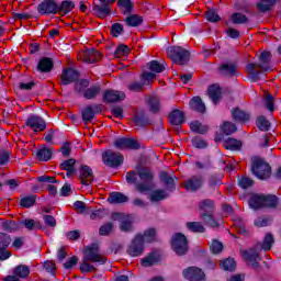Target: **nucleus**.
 Wrapping results in <instances>:
<instances>
[{"label":"nucleus","mask_w":281,"mask_h":281,"mask_svg":"<svg viewBox=\"0 0 281 281\" xmlns=\"http://www.w3.org/2000/svg\"><path fill=\"white\" fill-rule=\"evenodd\" d=\"M125 179L130 184L136 183V190L140 194L155 190V172L148 167H143L137 171H128Z\"/></svg>","instance_id":"nucleus-1"},{"label":"nucleus","mask_w":281,"mask_h":281,"mask_svg":"<svg viewBox=\"0 0 281 281\" xmlns=\"http://www.w3.org/2000/svg\"><path fill=\"white\" fill-rule=\"evenodd\" d=\"M271 52H262L259 55V63H251L246 66V71L251 82H258L262 74L273 71V67L271 66Z\"/></svg>","instance_id":"nucleus-2"},{"label":"nucleus","mask_w":281,"mask_h":281,"mask_svg":"<svg viewBox=\"0 0 281 281\" xmlns=\"http://www.w3.org/2000/svg\"><path fill=\"white\" fill-rule=\"evenodd\" d=\"M251 172L261 181H267L271 178V166L260 157L251 158Z\"/></svg>","instance_id":"nucleus-3"},{"label":"nucleus","mask_w":281,"mask_h":281,"mask_svg":"<svg viewBox=\"0 0 281 281\" xmlns=\"http://www.w3.org/2000/svg\"><path fill=\"white\" fill-rule=\"evenodd\" d=\"M167 56L173 60L176 65H186L190 60V52L181 46L168 48Z\"/></svg>","instance_id":"nucleus-4"},{"label":"nucleus","mask_w":281,"mask_h":281,"mask_svg":"<svg viewBox=\"0 0 281 281\" xmlns=\"http://www.w3.org/2000/svg\"><path fill=\"white\" fill-rule=\"evenodd\" d=\"M83 260H86V262H98L99 265L106 263V257L100 254V245L98 244H91L85 248Z\"/></svg>","instance_id":"nucleus-5"},{"label":"nucleus","mask_w":281,"mask_h":281,"mask_svg":"<svg viewBox=\"0 0 281 281\" xmlns=\"http://www.w3.org/2000/svg\"><path fill=\"white\" fill-rule=\"evenodd\" d=\"M171 247L177 256H186L188 254V238L181 233L173 235Z\"/></svg>","instance_id":"nucleus-6"},{"label":"nucleus","mask_w":281,"mask_h":281,"mask_svg":"<svg viewBox=\"0 0 281 281\" xmlns=\"http://www.w3.org/2000/svg\"><path fill=\"white\" fill-rule=\"evenodd\" d=\"M102 159L104 166H109V168H117L124 164V156L120 153H115L113 150H106L102 154Z\"/></svg>","instance_id":"nucleus-7"},{"label":"nucleus","mask_w":281,"mask_h":281,"mask_svg":"<svg viewBox=\"0 0 281 281\" xmlns=\"http://www.w3.org/2000/svg\"><path fill=\"white\" fill-rule=\"evenodd\" d=\"M241 256L246 262H248V267H251V269H255V271H260V260L262 258L260 257V252L254 248L249 250L241 251Z\"/></svg>","instance_id":"nucleus-8"},{"label":"nucleus","mask_w":281,"mask_h":281,"mask_svg":"<svg viewBox=\"0 0 281 281\" xmlns=\"http://www.w3.org/2000/svg\"><path fill=\"white\" fill-rule=\"evenodd\" d=\"M126 251L132 258L142 256V254H144V236L142 234L136 235L127 246Z\"/></svg>","instance_id":"nucleus-9"},{"label":"nucleus","mask_w":281,"mask_h":281,"mask_svg":"<svg viewBox=\"0 0 281 281\" xmlns=\"http://www.w3.org/2000/svg\"><path fill=\"white\" fill-rule=\"evenodd\" d=\"M203 183H205V178L202 175H195L186 179L182 187L187 192H199L203 188Z\"/></svg>","instance_id":"nucleus-10"},{"label":"nucleus","mask_w":281,"mask_h":281,"mask_svg":"<svg viewBox=\"0 0 281 281\" xmlns=\"http://www.w3.org/2000/svg\"><path fill=\"white\" fill-rule=\"evenodd\" d=\"M78 59L81 60V63L93 65L94 63H99V60H102V54H100V52L93 48H90V49L81 50L78 54Z\"/></svg>","instance_id":"nucleus-11"},{"label":"nucleus","mask_w":281,"mask_h":281,"mask_svg":"<svg viewBox=\"0 0 281 281\" xmlns=\"http://www.w3.org/2000/svg\"><path fill=\"white\" fill-rule=\"evenodd\" d=\"M182 274L189 281H205V272L198 267H189L182 271Z\"/></svg>","instance_id":"nucleus-12"},{"label":"nucleus","mask_w":281,"mask_h":281,"mask_svg":"<svg viewBox=\"0 0 281 281\" xmlns=\"http://www.w3.org/2000/svg\"><path fill=\"white\" fill-rule=\"evenodd\" d=\"M25 124L26 126H29V128H32L34 133L43 132L45 131V128H47V123L44 121L43 117L38 115L29 116Z\"/></svg>","instance_id":"nucleus-13"},{"label":"nucleus","mask_w":281,"mask_h":281,"mask_svg":"<svg viewBox=\"0 0 281 281\" xmlns=\"http://www.w3.org/2000/svg\"><path fill=\"white\" fill-rule=\"evenodd\" d=\"M114 146L119 150H139V142L135 138H117L114 142Z\"/></svg>","instance_id":"nucleus-14"},{"label":"nucleus","mask_w":281,"mask_h":281,"mask_svg":"<svg viewBox=\"0 0 281 281\" xmlns=\"http://www.w3.org/2000/svg\"><path fill=\"white\" fill-rule=\"evenodd\" d=\"M102 113V106L100 104L88 105L81 111L82 120L86 124L93 122L95 115Z\"/></svg>","instance_id":"nucleus-15"},{"label":"nucleus","mask_w":281,"mask_h":281,"mask_svg":"<svg viewBox=\"0 0 281 281\" xmlns=\"http://www.w3.org/2000/svg\"><path fill=\"white\" fill-rule=\"evenodd\" d=\"M126 99V94L122 91L108 89L103 92V102L111 104L113 102H122Z\"/></svg>","instance_id":"nucleus-16"},{"label":"nucleus","mask_w":281,"mask_h":281,"mask_svg":"<svg viewBox=\"0 0 281 281\" xmlns=\"http://www.w3.org/2000/svg\"><path fill=\"white\" fill-rule=\"evenodd\" d=\"M40 14H58V3L56 0H44L37 5Z\"/></svg>","instance_id":"nucleus-17"},{"label":"nucleus","mask_w":281,"mask_h":281,"mask_svg":"<svg viewBox=\"0 0 281 281\" xmlns=\"http://www.w3.org/2000/svg\"><path fill=\"white\" fill-rule=\"evenodd\" d=\"M79 179L82 186H91L95 176L93 175V169L87 165H81L79 168Z\"/></svg>","instance_id":"nucleus-18"},{"label":"nucleus","mask_w":281,"mask_h":281,"mask_svg":"<svg viewBox=\"0 0 281 281\" xmlns=\"http://www.w3.org/2000/svg\"><path fill=\"white\" fill-rule=\"evenodd\" d=\"M80 78V75L74 68H67L61 72V85L67 86L71 82H76Z\"/></svg>","instance_id":"nucleus-19"},{"label":"nucleus","mask_w":281,"mask_h":281,"mask_svg":"<svg viewBox=\"0 0 281 281\" xmlns=\"http://www.w3.org/2000/svg\"><path fill=\"white\" fill-rule=\"evenodd\" d=\"M218 71L226 78H232L238 74V67L234 63H225L218 67Z\"/></svg>","instance_id":"nucleus-20"},{"label":"nucleus","mask_w":281,"mask_h":281,"mask_svg":"<svg viewBox=\"0 0 281 281\" xmlns=\"http://www.w3.org/2000/svg\"><path fill=\"white\" fill-rule=\"evenodd\" d=\"M209 98L212 100L213 104H218L221 98H223V89L218 83H214L207 89Z\"/></svg>","instance_id":"nucleus-21"},{"label":"nucleus","mask_w":281,"mask_h":281,"mask_svg":"<svg viewBox=\"0 0 281 281\" xmlns=\"http://www.w3.org/2000/svg\"><path fill=\"white\" fill-rule=\"evenodd\" d=\"M249 207L252 210H262L265 207V194L255 193L250 196L248 201Z\"/></svg>","instance_id":"nucleus-22"},{"label":"nucleus","mask_w":281,"mask_h":281,"mask_svg":"<svg viewBox=\"0 0 281 281\" xmlns=\"http://www.w3.org/2000/svg\"><path fill=\"white\" fill-rule=\"evenodd\" d=\"M100 93H102V86L93 85L83 91L82 98L86 100H95Z\"/></svg>","instance_id":"nucleus-23"},{"label":"nucleus","mask_w":281,"mask_h":281,"mask_svg":"<svg viewBox=\"0 0 281 281\" xmlns=\"http://www.w3.org/2000/svg\"><path fill=\"white\" fill-rule=\"evenodd\" d=\"M54 69V60L49 57H43L37 64V71L42 74H49Z\"/></svg>","instance_id":"nucleus-24"},{"label":"nucleus","mask_w":281,"mask_h":281,"mask_svg":"<svg viewBox=\"0 0 281 281\" xmlns=\"http://www.w3.org/2000/svg\"><path fill=\"white\" fill-rule=\"evenodd\" d=\"M169 122L173 126H181V124L186 122V114H183V112H181L180 110H173L169 114Z\"/></svg>","instance_id":"nucleus-25"},{"label":"nucleus","mask_w":281,"mask_h":281,"mask_svg":"<svg viewBox=\"0 0 281 281\" xmlns=\"http://www.w3.org/2000/svg\"><path fill=\"white\" fill-rule=\"evenodd\" d=\"M93 12L99 19H106L111 15V7L108 4H97L93 7Z\"/></svg>","instance_id":"nucleus-26"},{"label":"nucleus","mask_w":281,"mask_h":281,"mask_svg":"<svg viewBox=\"0 0 281 281\" xmlns=\"http://www.w3.org/2000/svg\"><path fill=\"white\" fill-rule=\"evenodd\" d=\"M76 159L70 158L68 160H65L64 162H61L59 165V168H61V170H66V175L67 177H74V175H76Z\"/></svg>","instance_id":"nucleus-27"},{"label":"nucleus","mask_w":281,"mask_h":281,"mask_svg":"<svg viewBox=\"0 0 281 281\" xmlns=\"http://www.w3.org/2000/svg\"><path fill=\"white\" fill-rule=\"evenodd\" d=\"M223 146L226 150H240V148H243V142L228 137L226 140H224Z\"/></svg>","instance_id":"nucleus-28"},{"label":"nucleus","mask_w":281,"mask_h":281,"mask_svg":"<svg viewBox=\"0 0 281 281\" xmlns=\"http://www.w3.org/2000/svg\"><path fill=\"white\" fill-rule=\"evenodd\" d=\"M199 207L202 210V212H204V214H214V210H216L214 200L210 199L202 200L199 204Z\"/></svg>","instance_id":"nucleus-29"},{"label":"nucleus","mask_w":281,"mask_h":281,"mask_svg":"<svg viewBox=\"0 0 281 281\" xmlns=\"http://www.w3.org/2000/svg\"><path fill=\"white\" fill-rule=\"evenodd\" d=\"M117 5L122 12V14H132L135 4L131 0H119Z\"/></svg>","instance_id":"nucleus-30"},{"label":"nucleus","mask_w":281,"mask_h":281,"mask_svg":"<svg viewBox=\"0 0 281 281\" xmlns=\"http://www.w3.org/2000/svg\"><path fill=\"white\" fill-rule=\"evenodd\" d=\"M109 203L120 204V203H128V196H126L122 192H112L108 199Z\"/></svg>","instance_id":"nucleus-31"},{"label":"nucleus","mask_w":281,"mask_h":281,"mask_svg":"<svg viewBox=\"0 0 281 281\" xmlns=\"http://www.w3.org/2000/svg\"><path fill=\"white\" fill-rule=\"evenodd\" d=\"M190 106L192 111H196L198 113H205V103L200 97H194L190 100Z\"/></svg>","instance_id":"nucleus-32"},{"label":"nucleus","mask_w":281,"mask_h":281,"mask_svg":"<svg viewBox=\"0 0 281 281\" xmlns=\"http://www.w3.org/2000/svg\"><path fill=\"white\" fill-rule=\"evenodd\" d=\"M13 276L15 278H21L22 280H25L30 276V267L25 265H19L13 269Z\"/></svg>","instance_id":"nucleus-33"},{"label":"nucleus","mask_w":281,"mask_h":281,"mask_svg":"<svg viewBox=\"0 0 281 281\" xmlns=\"http://www.w3.org/2000/svg\"><path fill=\"white\" fill-rule=\"evenodd\" d=\"M277 0H260L256 5L257 10L259 12L266 13V12H271L273 5H276Z\"/></svg>","instance_id":"nucleus-34"},{"label":"nucleus","mask_w":281,"mask_h":281,"mask_svg":"<svg viewBox=\"0 0 281 281\" xmlns=\"http://www.w3.org/2000/svg\"><path fill=\"white\" fill-rule=\"evenodd\" d=\"M124 22L128 27H138L142 23H144V18L138 14H131L125 18Z\"/></svg>","instance_id":"nucleus-35"},{"label":"nucleus","mask_w":281,"mask_h":281,"mask_svg":"<svg viewBox=\"0 0 281 281\" xmlns=\"http://www.w3.org/2000/svg\"><path fill=\"white\" fill-rule=\"evenodd\" d=\"M232 117L235 120V122H249V113L240 110V109H235L232 110Z\"/></svg>","instance_id":"nucleus-36"},{"label":"nucleus","mask_w":281,"mask_h":281,"mask_svg":"<svg viewBox=\"0 0 281 281\" xmlns=\"http://www.w3.org/2000/svg\"><path fill=\"white\" fill-rule=\"evenodd\" d=\"M164 199H168V193L164 190H154L149 193V201H151V203H159V201H164Z\"/></svg>","instance_id":"nucleus-37"},{"label":"nucleus","mask_w":281,"mask_h":281,"mask_svg":"<svg viewBox=\"0 0 281 281\" xmlns=\"http://www.w3.org/2000/svg\"><path fill=\"white\" fill-rule=\"evenodd\" d=\"M280 204V201L278 200V196L276 195H271L265 194V200H263V207H270L272 210H276V207H278V205Z\"/></svg>","instance_id":"nucleus-38"},{"label":"nucleus","mask_w":281,"mask_h":281,"mask_svg":"<svg viewBox=\"0 0 281 281\" xmlns=\"http://www.w3.org/2000/svg\"><path fill=\"white\" fill-rule=\"evenodd\" d=\"M187 228L193 234H205V226L201 222H188Z\"/></svg>","instance_id":"nucleus-39"},{"label":"nucleus","mask_w":281,"mask_h":281,"mask_svg":"<svg viewBox=\"0 0 281 281\" xmlns=\"http://www.w3.org/2000/svg\"><path fill=\"white\" fill-rule=\"evenodd\" d=\"M160 181L166 184L167 190H175V178L170 173L162 171L160 173Z\"/></svg>","instance_id":"nucleus-40"},{"label":"nucleus","mask_w":281,"mask_h":281,"mask_svg":"<svg viewBox=\"0 0 281 281\" xmlns=\"http://www.w3.org/2000/svg\"><path fill=\"white\" fill-rule=\"evenodd\" d=\"M52 155H53L52 149H49L47 147H43L37 150L36 158L40 161H49V159H52Z\"/></svg>","instance_id":"nucleus-41"},{"label":"nucleus","mask_w":281,"mask_h":281,"mask_svg":"<svg viewBox=\"0 0 281 281\" xmlns=\"http://www.w3.org/2000/svg\"><path fill=\"white\" fill-rule=\"evenodd\" d=\"M22 225L25 227V229H29V232H33V229H43V224L34 220H24Z\"/></svg>","instance_id":"nucleus-42"},{"label":"nucleus","mask_w":281,"mask_h":281,"mask_svg":"<svg viewBox=\"0 0 281 281\" xmlns=\"http://www.w3.org/2000/svg\"><path fill=\"white\" fill-rule=\"evenodd\" d=\"M76 8V3L71 0H64L60 5H58V12H63L64 14H69L71 10Z\"/></svg>","instance_id":"nucleus-43"},{"label":"nucleus","mask_w":281,"mask_h":281,"mask_svg":"<svg viewBox=\"0 0 281 281\" xmlns=\"http://www.w3.org/2000/svg\"><path fill=\"white\" fill-rule=\"evenodd\" d=\"M231 20L235 25H243L245 23H249V19L247 18V15L238 12L233 13L231 15Z\"/></svg>","instance_id":"nucleus-44"},{"label":"nucleus","mask_w":281,"mask_h":281,"mask_svg":"<svg viewBox=\"0 0 281 281\" xmlns=\"http://www.w3.org/2000/svg\"><path fill=\"white\" fill-rule=\"evenodd\" d=\"M200 218H202L204 225H209V227H218V223L214 220V215H212V213H202Z\"/></svg>","instance_id":"nucleus-45"},{"label":"nucleus","mask_w":281,"mask_h":281,"mask_svg":"<svg viewBox=\"0 0 281 281\" xmlns=\"http://www.w3.org/2000/svg\"><path fill=\"white\" fill-rule=\"evenodd\" d=\"M113 227H115V224L113 222L104 223L99 228V236H111L113 233Z\"/></svg>","instance_id":"nucleus-46"},{"label":"nucleus","mask_w":281,"mask_h":281,"mask_svg":"<svg viewBox=\"0 0 281 281\" xmlns=\"http://www.w3.org/2000/svg\"><path fill=\"white\" fill-rule=\"evenodd\" d=\"M147 104H148L149 111H151V113H159V109H161L159 98L150 97L147 101Z\"/></svg>","instance_id":"nucleus-47"},{"label":"nucleus","mask_w":281,"mask_h":281,"mask_svg":"<svg viewBox=\"0 0 281 281\" xmlns=\"http://www.w3.org/2000/svg\"><path fill=\"white\" fill-rule=\"evenodd\" d=\"M221 269H224V271H236V261L234 258H227L223 261H221Z\"/></svg>","instance_id":"nucleus-48"},{"label":"nucleus","mask_w":281,"mask_h":281,"mask_svg":"<svg viewBox=\"0 0 281 281\" xmlns=\"http://www.w3.org/2000/svg\"><path fill=\"white\" fill-rule=\"evenodd\" d=\"M190 128L193 133H199L200 135H204L207 133V126L201 124L199 121H194L190 124Z\"/></svg>","instance_id":"nucleus-49"},{"label":"nucleus","mask_w":281,"mask_h":281,"mask_svg":"<svg viewBox=\"0 0 281 281\" xmlns=\"http://www.w3.org/2000/svg\"><path fill=\"white\" fill-rule=\"evenodd\" d=\"M274 243L276 240L273 239V235H271V233H268L265 236L263 243L261 245V249H263V251H271V247H273Z\"/></svg>","instance_id":"nucleus-50"},{"label":"nucleus","mask_w":281,"mask_h":281,"mask_svg":"<svg viewBox=\"0 0 281 281\" xmlns=\"http://www.w3.org/2000/svg\"><path fill=\"white\" fill-rule=\"evenodd\" d=\"M87 88H89V80L87 79H80L75 83V91L77 93H81V95L85 94V91H87Z\"/></svg>","instance_id":"nucleus-51"},{"label":"nucleus","mask_w":281,"mask_h":281,"mask_svg":"<svg viewBox=\"0 0 281 281\" xmlns=\"http://www.w3.org/2000/svg\"><path fill=\"white\" fill-rule=\"evenodd\" d=\"M148 65H149L150 71H154V74H161L166 71V65L157 60H151Z\"/></svg>","instance_id":"nucleus-52"},{"label":"nucleus","mask_w":281,"mask_h":281,"mask_svg":"<svg viewBox=\"0 0 281 281\" xmlns=\"http://www.w3.org/2000/svg\"><path fill=\"white\" fill-rule=\"evenodd\" d=\"M121 232H133V218L124 217L120 224Z\"/></svg>","instance_id":"nucleus-53"},{"label":"nucleus","mask_w":281,"mask_h":281,"mask_svg":"<svg viewBox=\"0 0 281 281\" xmlns=\"http://www.w3.org/2000/svg\"><path fill=\"white\" fill-rule=\"evenodd\" d=\"M237 130L236 124L232 122H224V124L221 126V131L224 133V135H232V133H236Z\"/></svg>","instance_id":"nucleus-54"},{"label":"nucleus","mask_w":281,"mask_h":281,"mask_svg":"<svg viewBox=\"0 0 281 281\" xmlns=\"http://www.w3.org/2000/svg\"><path fill=\"white\" fill-rule=\"evenodd\" d=\"M36 203V195L24 196L20 200L21 207H32Z\"/></svg>","instance_id":"nucleus-55"},{"label":"nucleus","mask_w":281,"mask_h":281,"mask_svg":"<svg viewBox=\"0 0 281 281\" xmlns=\"http://www.w3.org/2000/svg\"><path fill=\"white\" fill-rule=\"evenodd\" d=\"M263 102H265L266 109H268V111H270L271 113H273L276 111L273 95H271L270 93H266L265 98H263Z\"/></svg>","instance_id":"nucleus-56"},{"label":"nucleus","mask_w":281,"mask_h":281,"mask_svg":"<svg viewBox=\"0 0 281 281\" xmlns=\"http://www.w3.org/2000/svg\"><path fill=\"white\" fill-rule=\"evenodd\" d=\"M257 126L259 131H269L271 127V122H269V120H267L265 116H259L257 119Z\"/></svg>","instance_id":"nucleus-57"},{"label":"nucleus","mask_w":281,"mask_h":281,"mask_svg":"<svg viewBox=\"0 0 281 281\" xmlns=\"http://www.w3.org/2000/svg\"><path fill=\"white\" fill-rule=\"evenodd\" d=\"M238 186L239 188H243V190H247V188H251V186H254V179L243 176L238 179Z\"/></svg>","instance_id":"nucleus-58"},{"label":"nucleus","mask_w":281,"mask_h":281,"mask_svg":"<svg viewBox=\"0 0 281 281\" xmlns=\"http://www.w3.org/2000/svg\"><path fill=\"white\" fill-rule=\"evenodd\" d=\"M206 21H209L210 23H218V21H221V15L216 13V10L209 9L206 11Z\"/></svg>","instance_id":"nucleus-59"},{"label":"nucleus","mask_w":281,"mask_h":281,"mask_svg":"<svg viewBox=\"0 0 281 281\" xmlns=\"http://www.w3.org/2000/svg\"><path fill=\"white\" fill-rule=\"evenodd\" d=\"M144 87H145V85H144L143 80L132 81L131 83H128L127 89L130 91H134L136 93H139V91H144Z\"/></svg>","instance_id":"nucleus-60"},{"label":"nucleus","mask_w":281,"mask_h":281,"mask_svg":"<svg viewBox=\"0 0 281 281\" xmlns=\"http://www.w3.org/2000/svg\"><path fill=\"white\" fill-rule=\"evenodd\" d=\"M157 262V255L149 254L147 257L142 259V267H153Z\"/></svg>","instance_id":"nucleus-61"},{"label":"nucleus","mask_w":281,"mask_h":281,"mask_svg":"<svg viewBox=\"0 0 281 281\" xmlns=\"http://www.w3.org/2000/svg\"><path fill=\"white\" fill-rule=\"evenodd\" d=\"M10 243H12L10 235L0 233V249H8V247H10Z\"/></svg>","instance_id":"nucleus-62"},{"label":"nucleus","mask_w":281,"mask_h":281,"mask_svg":"<svg viewBox=\"0 0 281 281\" xmlns=\"http://www.w3.org/2000/svg\"><path fill=\"white\" fill-rule=\"evenodd\" d=\"M143 240H146V243H153L157 236V231L155 228H149L144 232Z\"/></svg>","instance_id":"nucleus-63"},{"label":"nucleus","mask_w":281,"mask_h":281,"mask_svg":"<svg viewBox=\"0 0 281 281\" xmlns=\"http://www.w3.org/2000/svg\"><path fill=\"white\" fill-rule=\"evenodd\" d=\"M210 249L212 251V254H221L223 251V243L213 239L211 245H210Z\"/></svg>","instance_id":"nucleus-64"}]
</instances>
